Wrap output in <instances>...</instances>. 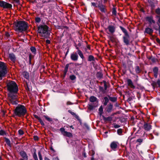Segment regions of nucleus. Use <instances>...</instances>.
<instances>
[{
  "label": "nucleus",
  "instance_id": "obj_17",
  "mask_svg": "<svg viewBox=\"0 0 160 160\" xmlns=\"http://www.w3.org/2000/svg\"><path fill=\"white\" fill-rule=\"evenodd\" d=\"M98 8L102 12L105 13L106 12V9L104 6L99 5L98 6Z\"/></svg>",
  "mask_w": 160,
  "mask_h": 160
},
{
  "label": "nucleus",
  "instance_id": "obj_62",
  "mask_svg": "<svg viewBox=\"0 0 160 160\" xmlns=\"http://www.w3.org/2000/svg\"><path fill=\"white\" fill-rule=\"evenodd\" d=\"M158 31H159V33L160 34V26H159V29H158Z\"/></svg>",
  "mask_w": 160,
  "mask_h": 160
},
{
  "label": "nucleus",
  "instance_id": "obj_25",
  "mask_svg": "<svg viewBox=\"0 0 160 160\" xmlns=\"http://www.w3.org/2000/svg\"><path fill=\"white\" fill-rule=\"evenodd\" d=\"M97 98L93 96H91L90 98V101L92 102H93L97 101Z\"/></svg>",
  "mask_w": 160,
  "mask_h": 160
},
{
  "label": "nucleus",
  "instance_id": "obj_32",
  "mask_svg": "<svg viewBox=\"0 0 160 160\" xmlns=\"http://www.w3.org/2000/svg\"><path fill=\"white\" fill-rule=\"evenodd\" d=\"M30 50L34 54H35L36 52V49L34 47H31L30 48Z\"/></svg>",
  "mask_w": 160,
  "mask_h": 160
},
{
  "label": "nucleus",
  "instance_id": "obj_30",
  "mask_svg": "<svg viewBox=\"0 0 160 160\" xmlns=\"http://www.w3.org/2000/svg\"><path fill=\"white\" fill-rule=\"evenodd\" d=\"M109 98L110 100L112 102H115L117 100V98L115 97H111L109 96Z\"/></svg>",
  "mask_w": 160,
  "mask_h": 160
},
{
  "label": "nucleus",
  "instance_id": "obj_50",
  "mask_svg": "<svg viewBox=\"0 0 160 160\" xmlns=\"http://www.w3.org/2000/svg\"><path fill=\"white\" fill-rule=\"evenodd\" d=\"M34 139L35 140H38V138L37 136H34Z\"/></svg>",
  "mask_w": 160,
  "mask_h": 160
},
{
  "label": "nucleus",
  "instance_id": "obj_31",
  "mask_svg": "<svg viewBox=\"0 0 160 160\" xmlns=\"http://www.w3.org/2000/svg\"><path fill=\"white\" fill-rule=\"evenodd\" d=\"M37 119L39 120L40 123H41L42 125L44 126L45 125L44 123L42 120L39 118L38 116H37Z\"/></svg>",
  "mask_w": 160,
  "mask_h": 160
},
{
  "label": "nucleus",
  "instance_id": "obj_8",
  "mask_svg": "<svg viewBox=\"0 0 160 160\" xmlns=\"http://www.w3.org/2000/svg\"><path fill=\"white\" fill-rule=\"evenodd\" d=\"M115 27L112 25H109L105 29L106 32L109 34L113 33L115 31Z\"/></svg>",
  "mask_w": 160,
  "mask_h": 160
},
{
  "label": "nucleus",
  "instance_id": "obj_61",
  "mask_svg": "<svg viewBox=\"0 0 160 160\" xmlns=\"http://www.w3.org/2000/svg\"><path fill=\"white\" fill-rule=\"evenodd\" d=\"M76 48L78 50H80L79 49V48L77 46H76Z\"/></svg>",
  "mask_w": 160,
  "mask_h": 160
},
{
  "label": "nucleus",
  "instance_id": "obj_4",
  "mask_svg": "<svg viewBox=\"0 0 160 160\" xmlns=\"http://www.w3.org/2000/svg\"><path fill=\"white\" fill-rule=\"evenodd\" d=\"M16 31L22 32L28 29V25L24 21H20L17 22L15 25Z\"/></svg>",
  "mask_w": 160,
  "mask_h": 160
},
{
  "label": "nucleus",
  "instance_id": "obj_64",
  "mask_svg": "<svg viewBox=\"0 0 160 160\" xmlns=\"http://www.w3.org/2000/svg\"><path fill=\"white\" fill-rule=\"evenodd\" d=\"M158 21L160 23V18H159V19L158 20Z\"/></svg>",
  "mask_w": 160,
  "mask_h": 160
},
{
  "label": "nucleus",
  "instance_id": "obj_59",
  "mask_svg": "<svg viewBox=\"0 0 160 160\" xmlns=\"http://www.w3.org/2000/svg\"><path fill=\"white\" fill-rule=\"evenodd\" d=\"M44 159H45V160H50L49 158H47V157H45Z\"/></svg>",
  "mask_w": 160,
  "mask_h": 160
},
{
  "label": "nucleus",
  "instance_id": "obj_63",
  "mask_svg": "<svg viewBox=\"0 0 160 160\" xmlns=\"http://www.w3.org/2000/svg\"><path fill=\"white\" fill-rule=\"evenodd\" d=\"M87 48H88V49H90V46H87Z\"/></svg>",
  "mask_w": 160,
  "mask_h": 160
},
{
  "label": "nucleus",
  "instance_id": "obj_51",
  "mask_svg": "<svg viewBox=\"0 0 160 160\" xmlns=\"http://www.w3.org/2000/svg\"><path fill=\"white\" fill-rule=\"evenodd\" d=\"M68 112L71 113V114L73 115H75V114L74 112H73L71 111H69Z\"/></svg>",
  "mask_w": 160,
  "mask_h": 160
},
{
  "label": "nucleus",
  "instance_id": "obj_43",
  "mask_svg": "<svg viewBox=\"0 0 160 160\" xmlns=\"http://www.w3.org/2000/svg\"><path fill=\"white\" fill-rule=\"evenodd\" d=\"M18 133L20 135H22L24 134L23 131L21 130H19L18 131Z\"/></svg>",
  "mask_w": 160,
  "mask_h": 160
},
{
  "label": "nucleus",
  "instance_id": "obj_38",
  "mask_svg": "<svg viewBox=\"0 0 160 160\" xmlns=\"http://www.w3.org/2000/svg\"><path fill=\"white\" fill-rule=\"evenodd\" d=\"M23 75H24L25 78L27 79L29 77L28 73L27 72H24Z\"/></svg>",
  "mask_w": 160,
  "mask_h": 160
},
{
  "label": "nucleus",
  "instance_id": "obj_54",
  "mask_svg": "<svg viewBox=\"0 0 160 160\" xmlns=\"http://www.w3.org/2000/svg\"><path fill=\"white\" fill-rule=\"evenodd\" d=\"M9 35H10L8 32H6L5 36L6 37H8L9 36Z\"/></svg>",
  "mask_w": 160,
  "mask_h": 160
},
{
  "label": "nucleus",
  "instance_id": "obj_27",
  "mask_svg": "<svg viewBox=\"0 0 160 160\" xmlns=\"http://www.w3.org/2000/svg\"><path fill=\"white\" fill-rule=\"evenodd\" d=\"M104 102L103 103V104L104 106H106L109 101V99L108 97H106L104 98Z\"/></svg>",
  "mask_w": 160,
  "mask_h": 160
},
{
  "label": "nucleus",
  "instance_id": "obj_12",
  "mask_svg": "<svg viewBox=\"0 0 160 160\" xmlns=\"http://www.w3.org/2000/svg\"><path fill=\"white\" fill-rule=\"evenodd\" d=\"M118 144V142L113 141L111 143L110 147L113 150H115L117 148Z\"/></svg>",
  "mask_w": 160,
  "mask_h": 160
},
{
  "label": "nucleus",
  "instance_id": "obj_1",
  "mask_svg": "<svg viewBox=\"0 0 160 160\" xmlns=\"http://www.w3.org/2000/svg\"><path fill=\"white\" fill-rule=\"evenodd\" d=\"M7 87L9 92L8 95L9 101L13 105L17 104L18 101L17 93L18 88L16 83L14 81H10L7 83Z\"/></svg>",
  "mask_w": 160,
  "mask_h": 160
},
{
  "label": "nucleus",
  "instance_id": "obj_45",
  "mask_svg": "<svg viewBox=\"0 0 160 160\" xmlns=\"http://www.w3.org/2000/svg\"><path fill=\"white\" fill-rule=\"evenodd\" d=\"M114 128H119L120 127V126L119 125H117V124H114Z\"/></svg>",
  "mask_w": 160,
  "mask_h": 160
},
{
  "label": "nucleus",
  "instance_id": "obj_21",
  "mask_svg": "<svg viewBox=\"0 0 160 160\" xmlns=\"http://www.w3.org/2000/svg\"><path fill=\"white\" fill-rule=\"evenodd\" d=\"M135 71L137 73H139L141 72V70L139 66H136L135 68Z\"/></svg>",
  "mask_w": 160,
  "mask_h": 160
},
{
  "label": "nucleus",
  "instance_id": "obj_39",
  "mask_svg": "<svg viewBox=\"0 0 160 160\" xmlns=\"http://www.w3.org/2000/svg\"><path fill=\"white\" fill-rule=\"evenodd\" d=\"M156 12L158 14L160 15V9L158 8L156 10Z\"/></svg>",
  "mask_w": 160,
  "mask_h": 160
},
{
  "label": "nucleus",
  "instance_id": "obj_10",
  "mask_svg": "<svg viewBox=\"0 0 160 160\" xmlns=\"http://www.w3.org/2000/svg\"><path fill=\"white\" fill-rule=\"evenodd\" d=\"M123 42L126 45L130 44V38L129 34L124 35L123 37Z\"/></svg>",
  "mask_w": 160,
  "mask_h": 160
},
{
  "label": "nucleus",
  "instance_id": "obj_37",
  "mask_svg": "<svg viewBox=\"0 0 160 160\" xmlns=\"http://www.w3.org/2000/svg\"><path fill=\"white\" fill-rule=\"evenodd\" d=\"M38 154L40 160H42V158L40 152L39 151L38 152Z\"/></svg>",
  "mask_w": 160,
  "mask_h": 160
},
{
  "label": "nucleus",
  "instance_id": "obj_28",
  "mask_svg": "<svg viewBox=\"0 0 160 160\" xmlns=\"http://www.w3.org/2000/svg\"><path fill=\"white\" fill-rule=\"evenodd\" d=\"M102 74L100 72H98L96 74V77L97 78H101L102 77Z\"/></svg>",
  "mask_w": 160,
  "mask_h": 160
},
{
  "label": "nucleus",
  "instance_id": "obj_53",
  "mask_svg": "<svg viewBox=\"0 0 160 160\" xmlns=\"http://www.w3.org/2000/svg\"><path fill=\"white\" fill-rule=\"evenodd\" d=\"M156 40L157 42L160 44V40L159 39L157 38L156 39Z\"/></svg>",
  "mask_w": 160,
  "mask_h": 160
},
{
  "label": "nucleus",
  "instance_id": "obj_16",
  "mask_svg": "<svg viewBox=\"0 0 160 160\" xmlns=\"http://www.w3.org/2000/svg\"><path fill=\"white\" fill-rule=\"evenodd\" d=\"M9 57L10 60L13 62H14L16 60L15 55L13 53H10L9 54Z\"/></svg>",
  "mask_w": 160,
  "mask_h": 160
},
{
  "label": "nucleus",
  "instance_id": "obj_42",
  "mask_svg": "<svg viewBox=\"0 0 160 160\" xmlns=\"http://www.w3.org/2000/svg\"><path fill=\"white\" fill-rule=\"evenodd\" d=\"M117 132L119 134H121L122 132V130L121 129H119L118 130Z\"/></svg>",
  "mask_w": 160,
  "mask_h": 160
},
{
  "label": "nucleus",
  "instance_id": "obj_46",
  "mask_svg": "<svg viewBox=\"0 0 160 160\" xmlns=\"http://www.w3.org/2000/svg\"><path fill=\"white\" fill-rule=\"evenodd\" d=\"M149 137L150 139H152L154 138V137L151 134H150L149 135Z\"/></svg>",
  "mask_w": 160,
  "mask_h": 160
},
{
  "label": "nucleus",
  "instance_id": "obj_36",
  "mask_svg": "<svg viewBox=\"0 0 160 160\" xmlns=\"http://www.w3.org/2000/svg\"><path fill=\"white\" fill-rule=\"evenodd\" d=\"M70 78L71 80H73L76 79V77L74 75H72L70 76Z\"/></svg>",
  "mask_w": 160,
  "mask_h": 160
},
{
  "label": "nucleus",
  "instance_id": "obj_40",
  "mask_svg": "<svg viewBox=\"0 0 160 160\" xmlns=\"http://www.w3.org/2000/svg\"><path fill=\"white\" fill-rule=\"evenodd\" d=\"M51 0H43L42 2L43 3H47L51 1Z\"/></svg>",
  "mask_w": 160,
  "mask_h": 160
},
{
  "label": "nucleus",
  "instance_id": "obj_22",
  "mask_svg": "<svg viewBox=\"0 0 160 160\" xmlns=\"http://www.w3.org/2000/svg\"><path fill=\"white\" fill-rule=\"evenodd\" d=\"M5 142H6V143L10 147H12L11 144V142L10 140L7 138H5Z\"/></svg>",
  "mask_w": 160,
  "mask_h": 160
},
{
  "label": "nucleus",
  "instance_id": "obj_26",
  "mask_svg": "<svg viewBox=\"0 0 160 160\" xmlns=\"http://www.w3.org/2000/svg\"><path fill=\"white\" fill-rule=\"evenodd\" d=\"M88 61H94L95 60V58L93 56L89 55L88 56Z\"/></svg>",
  "mask_w": 160,
  "mask_h": 160
},
{
  "label": "nucleus",
  "instance_id": "obj_14",
  "mask_svg": "<svg viewBox=\"0 0 160 160\" xmlns=\"http://www.w3.org/2000/svg\"><path fill=\"white\" fill-rule=\"evenodd\" d=\"M127 83L128 86L132 89H134L135 86L133 84L131 79H128L127 80Z\"/></svg>",
  "mask_w": 160,
  "mask_h": 160
},
{
  "label": "nucleus",
  "instance_id": "obj_13",
  "mask_svg": "<svg viewBox=\"0 0 160 160\" xmlns=\"http://www.w3.org/2000/svg\"><path fill=\"white\" fill-rule=\"evenodd\" d=\"M70 58L72 60L76 61L78 60V56L76 52H74L71 54Z\"/></svg>",
  "mask_w": 160,
  "mask_h": 160
},
{
  "label": "nucleus",
  "instance_id": "obj_57",
  "mask_svg": "<svg viewBox=\"0 0 160 160\" xmlns=\"http://www.w3.org/2000/svg\"><path fill=\"white\" fill-rule=\"evenodd\" d=\"M46 42L47 44H50V41L49 40L47 39L46 40Z\"/></svg>",
  "mask_w": 160,
  "mask_h": 160
},
{
  "label": "nucleus",
  "instance_id": "obj_23",
  "mask_svg": "<svg viewBox=\"0 0 160 160\" xmlns=\"http://www.w3.org/2000/svg\"><path fill=\"white\" fill-rule=\"evenodd\" d=\"M77 52L80 58L83 59L84 58V56L81 50H77Z\"/></svg>",
  "mask_w": 160,
  "mask_h": 160
},
{
  "label": "nucleus",
  "instance_id": "obj_24",
  "mask_svg": "<svg viewBox=\"0 0 160 160\" xmlns=\"http://www.w3.org/2000/svg\"><path fill=\"white\" fill-rule=\"evenodd\" d=\"M120 28L121 30L122 31V32L124 33V35L128 34V32L127 30L126 29H125V28H124L122 26H120Z\"/></svg>",
  "mask_w": 160,
  "mask_h": 160
},
{
  "label": "nucleus",
  "instance_id": "obj_47",
  "mask_svg": "<svg viewBox=\"0 0 160 160\" xmlns=\"http://www.w3.org/2000/svg\"><path fill=\"white\" fill-rule=\"evenodd\" d=\"M5 133L4 132L3 130H0V135H3Z\"/></svg>",
  "mask_w": 160,
  "mask_h": 160
},
{
  "label": "nucleus",
  "instance_id": "obj_6",
  "mask_svg": "<svg viewBox=\"0 0 160 160\" xmlns=\"http://www.w3.org/2000/svg\"><path fill=\"white\" fill-rule=\"evenodd\" d=\"M0 7H3L4 8H11L12 7V5L10 3L6 2L1 1H0Z\"/></svg>",
  "mask_w": 160,
  "mask_h": 160
},
{
  "label": "nucleus",
  "instance_id": "obj_7",
  "mask_svg": "<svg viewBox=\"0 0 160 160\" xmlns=\"http://www.w3.org/2000/svg\"><path fill=\"white\" fill-rule=\"evenodd\" d=\"M60 130L62 134L65 136L68 137H72V134L70 132L65 131V129L63 128H61L60 129Z\"/></svg>",
  "mask_w": 160,
  "mask_h": 160
},
{
  "label": "nucleus",
  "instance_id": "obj_11",
  "mask_svg": "<svg viewBox=\"0 0 160 160\" xmlns=\"http://www.w3.org/2000/svg\"><path fill=\"white\" fill-rule=\"evenodd\" d=\"M20 154L22 158L21 159V160H28V156L25 152L21 151L20 152Z\"/></svg>",
  "mask_w": 160,
  "mask_h": 160
},
{
  "label": "nucleus",
  "instance_id": "obj_5",
  "mask_svg": "<svg viewBox=\"0 0 160 160\" xmlns=\"http://www.w3.org/2000/svg\"><path fill=\"white\" fill-rule=\"evenodd\" d=\"M7 73V65L5 63L0 61V80L2 79Z\"/></svg>",
  "mask_w": 160,
  "mask_h": 160
},
{
  "label": "nucleus",
  "instance_id": "obj_20",
  "mask_svg": "<svg viewBox=\"0 0 160 160\" xmlns=\"http://www.w3.org/2000/svg\"><path fill=\"white\" fill-rule=\"evenodd\" d=\"M147 19L150 23H155V21L153 19L152 17H147Z\"/></svg>",
  "mask_w": 160,
  "mask_h": 160
},
{
  "label": "nucleus",
  "instance_id": "obj_58",
  "mask_svg": "<svg viewBox=\"0 0 160 160\" xmlns=\"http://www.w3.org/2000/svg\"><path fill=\"white\" fill-rule=\"evenodd\" d=\"M104 89L105 90H106L107 89V87L106 84V83L104 84Z\"/></svg>",
  "mask_w": 160,
  "mask_h": 160
},
{
  "label": "nucleus",
  "instance_id": "obj_15",
  "mask_svg": "<svg viewBox=\"0 0 160 160\" xmlns=\"http://www.w3.org/2000/svg\"><path fill=\"white\" fill-rule=\"evenodd\" d=\"M154 73V76L155 78H157L158 76V68L157 67H155L153 68V70Z\"/></svg>",
  "mask_w": 160,
  "mask_h": 160
},
{
  "label": "nucleus",
  "instance_id": "obj_56",
  "mask_svg": "<svg viewBox=\"0 0 160 160\" xmlns=\"http://www.w3.org/2000/svg\"><path fill=\"white\" fill-rule=\"evenodd\" d=\"M157 83L158 85L159 86V87H160V80H158L157 81Z\"/></svg>",
  "mask_w": 160,
  "mask_h": 160
},
{
  "label": "nucleus",
  "instance_id": "obj_33",
  "mask_svg": "<svg viewBox=\"0 0 160 160\" xmlns=\"http://www.w3.org/2000/svg\"><path fill=\"white\" fill-rule=\"evenodd\" d=\"M33 158L35 160H38L36 154V150H35V151L33 153Z\"/></svg>",
  "mask_w": 160,
  "mask_h": 160
},
{
  "label": "nucleus",
  "instance_id": "obj_2",
  "mask_svg": "<svg viewBox=\"0 0 160 160\" xmlns=\"http://www.w3.org/2000/svg\"><path fill=\"white\" fill-rule=\"evenodd\" d=\"M38 31L40 36L42 37L47 38L49 36L48 27L46 25H42L38 27Z\"/></svg>",
  "mask_w": 160,
  "mask_h": 160
},
{
  "label": "nucleus",
  "instance_id": "obj_44",
  "mask_svg": "<svg viewBox=\"0 0 160 160\" xmlns=\"http://www.w3.org/2000/svg\"><path fill=\"white\" fill-rule=\"evenodd\" d=\"M112 13L114 15H116V9L114 8H113L112 9Z\"/></svg>",
  "mask_w": 160,
  "mask_h": 160
},
{
  "label": "nucleus",
  "instance_id": "obj_19",
  "mask_svg": "<svg viewBox=\"0 0 160 160\" xmlns=\"http://www.w3.org/2000/svg\"><path fill=\"white\" fill-rule=\"evenodd\" d=\"M113 108V105L112 104H109L108 105L106 108V111L108 112H111Z\"/></svg>",
  "mask_w": 160,
  "mask_h": 160
},
{
  "label": "nucleus",
  "instance_id": "obj_48",
  "mask_svg": "<svg viewBox=\"0 0 160 160\" xmlns=\"http://www.w3.org/2000/svg\"><path fill=\"white\" fill-rule=\"evenodd\" d=\"M137 142H142V140L141 139H138L137 140Z\"/></svg>",
  "mask_w": 160,
  "mask_h": 160
},
{
  "label": "nucleus",
  "instance_id": "obj_29",
  "mask_svg": "<svg viewBox=\"0 0 160 160\" xmlns=\"http://www.w3.org/2000/svg\"><path fill=\"white\" fill-rule=\"evenodd\" d=\"M43 117H44L46 119V120L49 122H51L52 121V119L50 118L48 116L44 115L43 116Z\"/></svg>",
  "mask_w": 160,
  "mask_h": 160
},
{
  "label": "nucleus",
  "instance_id": "obj_3",
  "mask_svg": "<svg viewBox=\"0 0 160 160\" xmlns=\"http://www.w3.org/2000/svg\"><path fill=\"white\" fill-rule=\"evenodd\" d=\"M27 113V110L23 105H18L14 110L15 115L19 117L23 116Z\"/></svg>",
  "mask_w": 160,
  "mask_h": 160
},
{
  "label": "nucleus",
  "instance_id": "obj_18",
  "mask_svg": "<svg viewBox=\"0 0 160 160\" xmlns=\"http://www.w3.org/2000/svg\"><path fill=\"white\" fill-rule=\"evenodd\" d=\"M145 32L148 34H151L153 32V30L152 29L148 28L145 29Z\"/></svg>",
  "mask_w": 160,
  "mask_h": 160
},
{
  "label": "nucleus",
  "instance_id": "obj_49",
  "mask_svg": "<svg viewBox=\"0 0 160 160\" xmlns=\"http://www.w3.org/2000/svg\"><path fill=\"white\" fill-rule=\"evenodd\" d=\"M92 5L94 7H97V4L95 2H92L91 3Z\"/></svg>",
  "mask_w": 160,
  "mask_h": 160
},
{
  "label": "nucleus",
  "instance_id": "obj_35",
  "mask_svg": "<svg viewBox=\"0 0 160 160\" xmlns=\"http://www.w3.org/2000/svg\"><path fill=\"white\" fill-rule=\"evenodd\" d=\"M99 114L100 115H101L103 111V109L102 106H101L99 109Z\"/></svg>",
  "mask_w": 160,
  "mask_h": 160
},
{
  "label": "nucleus",
  "instance_id": "obj_34",
  "mask_svg": "<svg viewBox=\"0 0 160 160\" xmlns=\"http://www.w3.org/2000/svg\"><path fill=\"white\" fill-rule=\"evenodd\" d=\"M69 65L68 64H67L65 67V69H64V74H66L68 71V68Z\"/></svg>",
  "mask_w": 160,
  "mask_h": 160
},
{
  "label": "nucleus",
  "instance_id": "obj_60",
  "mask_svg": "<svg viewBox=\"0 0 160 160\" xmlns=\"http://www.w3.org/2000/svg\"><path fill=\"white\" fill-rule=\"evenodd\" d=\"M15 2H19V0H13Z\"/></svg>",
  "mask_w": 160,
  "mask_h": 160
},
{
  "label": "nucleus",
  "instance_id": "obj_55",
  "mask_svg": "<svg viewBox=\"0 0 160 160\" xmlns=\"http://www.w3.org/2000/svg\"><path fill=\"white\" fill-rule=\"evenodd\" d=\"M82 155L84 157H85V158L86 157H87L86 154L84 152H83L82 153Z\"/></svg>",
  "mask_w": 160,
  "mask_h": 160
},
{
  "label": "nucleus",
  "instance_id": "obj_52",
  "mask_svg": "<svg viewBox=\"0 0 160 160\" xmlns=\"http://www.w3.org/2000/svg\"><path fill=\"white\" fill-rule=\"evenodd\" d=\"M72 103L71 102H70V101H68L67 102V105H72Z\"/></svg>",
  "mask_w": 160,
  "mask_h": 160
},
{
  "label": "nucleus",
  "instance_id": "obj_41",
  "mask_svg": "<svg viewBox=\"0 0 160 160\" xmlns=\"http://www.w3.org/2000/svg\"><path fill=\"white\" fill-rule=\"evenodd\" d=\"M41 21V19L39 18H35V21L37 22H39Z\"/></svg>",
  "mask_w": 160,
  "mask_h": 160
},
{
  "label": "nucleus",
  "instance_id": "obj_9",
  "mask_svg": "<svg viewBox=\"0 0 160 160\" xmlns=\"http://www.w3.org/2000/svg\"><path fill=\"white\" fill-rule=\"evenodd\" d=\"M142 128L145 131H148L151 130L152 126L149 123L145 122Z\"/></svg>",
  "mask_w": 160,
  "mask_h": 160
}]
</instances>
